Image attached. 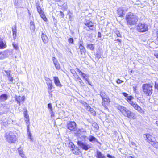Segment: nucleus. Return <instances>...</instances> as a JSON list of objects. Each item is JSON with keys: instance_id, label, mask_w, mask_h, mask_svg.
Here are the masks:
<instances>
[{"instance_id": "1", "label": "nucleus", "mask_w": 158, "mask_h": 158, "mask_svg": "<svg viewBox=\"0 0 158 158\" xmlns=\"http://www.w3.org/2000/svg\"><path fill=\"white\" fill-rule=\"evenodd\" d=\"M115 106L125 117L129 119L135 118V113L128 110L127 107L121 105H117Z\"/></svg>"}, {"instance_id": "2", "label": "nucleus", "mask_w": 158, "mask_h": 158, "mask_svg": "<svg viewBox=\"0 0 158 158\" xmlns=\"http://www.w3.org/2000/svg\"><path fill=\"white\" fill-rule=\"evenodd\" d=\"M125 19L127 24L130 26L136 24L138 20V16L132 12H129L127 14Z\"/></svg>"}, {"instance_id": "3", "label": "nucleus", "mask_w": 158, "mask_h": 158, "mask_svg": "<svg viewBox=\"0 0 158 158\" xmlns=\"http://www.w3.org/2000/svg\"><path fill=\"white\" fill-rule=\"evenodd\" d=\"M142 89L141 94L142 96H150L152 93V87L149 84H143L142 86Z\"/></svg>"}, {"instance_id": "4", "label": "nucleus", "mask_w": 158, "mask_h": 158, "mask_svg": "<svg viewBox=\"0 0 158 158\" xmlns=\"http://www.w3.org/2000/svg\"><path fill=\"white\" fill-rule=\"evenodd\" d=\"M137 31L140 33L146 32L148 30V25L145 23H139L136 27Z\"/></svg>"}, {"instance_id": "5", "label": "nucleus", "mask_w": 158, "mask_h": 158, "mask_svg": "<svg viewBox=\"0 0 158 158\" xmlns=\"http://www.w3.org/2000/svg\"><path fill=\"white\" fill-rule=\"evenodd\" d=\"M78 145L83 149L86 151L88 150L91 148L92 144L89 143H88L86 142L81 141H78L77 142Z\"/></svg>"}, {"instance_id": "6", "label": "nucleus", "mask_w": 158, "mask_h": 158, "mask_svg": "<svg viewBox=\"0 0 158 158\" xmlns=\"http://www.w3.org/2000/svg\"><path fill=\"white\" fill-rule=\"evenodd\" d=\"M6 137V140L9 143H14L17 140L15 134L12 132H10Z\"/></svg>"}, {"instance_id": "7", "label": "nucleus", "mask_w": 158, "mask_h": 158, "mask_svg": "<svg viewBox=\"0 0 158 158\" xmlns=\"http://www.w3.org/2000/svg\"><path fill=\"white\" fill-rule=\"evenodd\" d=\"M12 53L11 51L6 50L0 52V59H3L9 56Z\"/></svg>"}, {"instance_id": "8", "label": "nucleus", "mask_w": 158, "mask_h": 158, "mask_svg": "<svg viewBox=\"0 0 158 158\" xmlns=\"http://www.w3.org/2000/svg\"><path fill=\"white\" fill-rule=\"evenodd\" d=\"M77 124L74 121H69L67 125V127L68 129L71 130H75L76 129Z\"/></svg>"}, {"instance_id": "9", "label": "nucleus", "mask_w": 158, "mask_h": 158, "mask_svg": "<svg viewBox=\"0 0 158 158\" xmlns=\"http://www.w3.org/2000/svg\"><path fill=\"white\" fill-rule=\"evenodd\" d=\"M25 97L24 96H21L17 95L15 96V100L17 102V103L19 106L20 105L21 103H23L25 99Z\"/></svg>"}, {"instance_id": "10", "label": "nucleus", "mask_w": 158, "mask_h": 158, "mask_svg": "<svg viewBox=\"0 0 158 158\" xmlns=\"http://www.w3.org/2000/svg\"><path fill=\"white\" fill-rule=\"evenodd\" d=\"M130 105L132 106L135 110H137L139 112L141 113L143 111L141 107L136 102H133Z\"/></svg>"}, {"instance_id": "11", "label": "nucleus", "mask_w": 158, "mask_h": 158, "mask_svg": "<svg viewBox=\"0 0 158 158\" xmlns=\"http://www.w3.org/2000/svg\"><path fill=\"white\" fill-rule=\"evenodd\" d=\"M87 139L88 140L89 142L92 143L96 142L98 143H100L98 141L97 139L94 136L91 135H89L87 137Z\"/></svg>"}, {"instance_id": "12", "label": "nucleus", "mask_w": 158, "mask_h": 158, "mask_svg": "<svg viewBox=\"0 0 158 158\" xmlns=\"http://www.w3.org/2000/svg\"><path fill=\"white\" fill-rule=\"evenodd\" d=\"M118 15L120 17H123L125 15L124 10L123 8H119L117 10Z\"/></svg>"}, {"instance_id": "13", "label": "nucleus", "mask_w": 158, "mask_h": 158, "mask_svg": "<svg viewBox=\"0 0 158 158\" xmlns=\"http://www.w3.org/2000/svg\"><path fill=\"white\" fill-rule=\"evenodd\" d=\"M84 24L85 25L87 26L90 30H94V23L91 21H88L86 23H85Z\"/></svg>"}, {"instance_id": "14", "label": "nucleus", "mask_w": 158, "mask_h": 158, "mask_svg": "<svg viewBox=\"0 0 158 158\" xmlns=\"http://www.w3.org/2000/svg\"><path fill=\"white\" fill-rule=\"evenodd\" d=\"M53 79L55 85L59 87H61L62 85H61L58 77H54Z\"/></svg>"}, {"instance_id": "15", "label": "nucleus", "mask_w": 158, "mask_h": 158, "mask_svg": "<svg viewBox=\"0 0 158 158\" xmlns=\"http://www.w3.org/2000/svg\"><path fill=\"white\" fill-rule=\"evenodd\" d=\"M146 138L147 140V141L151 144V141H153L155 139L152 135L149 134H146L145 135Z\"/></svg>"}, {"instance_id": "16", "label": "nucleus", "mask_w": 158, "mask_h": 158, "mask_svg": "<svg viewBox=\"0 0 158 158\" xmlns=\"http://www.w3.org/2000/svg\"><path fill=\"white\" fill-rule=\"evenodd\" d=\"M97 158H105V156L102 152L98 150H97L96 152Z\"/></svg>"}, {"instance_id": "17", "label": "nucleus", "mask_w": 158, "mask_h": 158, "mask_svg": "<svg viewBox=\"0 0 158 158\" xmlns=\"http://www.w3.org/2000/svg\"><path fill=\"white\" fill-rule=\"evenodd\" d=\"M72 151L73 154L77 155H79L81 152L80 151V149L77 147H76L75 148L73 149Z\"/></svg>"}, {"instance_id": "18", "label": "nucleus", "mask_w": 158, "mask_h": 158, "mask_svg": "<svg viewBox=\"0 0 158 158\" xmlns=\"http://www.w3.org/2000/svg\"><path fill=\"white\" fill-rule=\"evenodd\" d=\"M7 95L5 94H2L0 96V102L4 101L7 99Z\"/></svg>"}, {"instance_id": "19", "label": "nucleus", "mask_w": 158, "mask_h": 158, "mask_svg": "<svg viewBox=\"0 0 158 158\" xmlns=\"http://www.w3.org/2000/svg\"><path fill=\"white\" fill-rule=\"evenodd\" d=\"M41 38L43 42L44 43H46L48 42V39L47 37L43 33H42Z\"/></svg>"}, {"instance_id": "20", "label": "nucleus", "mask_w": 158, "mask_h": 158, "mask_svg": "<svg viewBox=\"0 0 158 158\" xmlns=\"http://www.w3.org/2000/svg\"><path fill=\"white\" fill-rule=\"evenodd\" d=\"M134 97L131 96L130 95L128 96L125 99L128 102L130 105L132 103L134 102L132 100L134 99Z\"/></svg>"}, {"instance_id": "21", "label": "nucleus", "mask_w": 158, "mask_h": 158, "mask_svg": "<svg viewBox=\"0 0 158 158\" xmlns=\"http://www.w3.org/2000/svg\"><path fill=\"white\" fill-rule=\"evenodd\" d=\"M134 97L131 96L130 95L128 96L125 99L128 102L130 105L132 103L134 102L132 100L134 99Z\"/></svg>"}, {"instance_id": "22", "label": "nucleus", "mask_w": 158, "mask_h": 158, "mask_svg": "<svg viewBox=\"0 0 158 158\" xmlns=\"http://www.w3.org/2000/svg\"><path fill=\"white\" fill-rule=\"evenodd\" d=\"M86 48L87 49H89L91 51H94L95 47L94 44H87Z\"/></svg>"}, {"instance_id": "23", "label": "nucleus", "mask_w": 158, "mask_h": 158, "mask_svg": "<svg viewBox=\"0 0 158 158\" xmlns=\"http://www.w3.org/2000/svg\"><path fill=\"white\" fill-rule=\"evenodd\" d=\"M47 86L48 87V91L49 94H51V93L52 92V89L53 88L52 83L51 84H49L48 85H47Z\"/></svg>"}, {"instance_id": "24", "label": "nucleus", "mask_w": 158, "mask_h": 158, "mask_svg": "<svg viewBox=\"0 0 158 158\" xmlns=\"http://www.w3.org/2000/svg\"><path fill=\"white\" fill-rule=\"evenodd\" d=\"M6 47V43H4L2 40H0V49L4 48Z\"/></svg>"}, {"instance_id": "25", "label": "nucleus", "mask_w": 158, "mask_h": 158, "mask_svg": "<svg viewBox=\"0 0 158 158\" xmlns=\"http://www.w3.org/2000/svg\"><path fill=\"white\" fill-rule=\"evenodd\" d=\"M150 144L156 148H158V142L155 141V140L153 141H151Z\"/></svg>"}, {"instance_id": "26", "label": "nucleus", "mask_w": 158, "mask_h": 158, "mask_svg": "<svg viewBox=\"0 0 158 158\" xmlns=\"http://www.w3.org/2000/svg\"><path fill=\"white\" fill-rule=\"evenodd\" d=\"M101 55L102 54L100 52L97 51L95 55L96 59H97V60H98L101 58Z\"/></svg>"}, {"instance_id": "27", "label": "nucleus", "mask_w": 158, "mask_h": 158, "mask_svg": "<svg viewBox=\"0 0 158 158\" xmlns=\"http://www.w3.org/2000/svg\"><path fill=\"white\" fill-rule=\"evenodd\" d=\"M36 6L37 9V11L39 14H41L43 11L42 10L40 6L39 5V4H36Z\"/></svg>"}, {"instance_id": "28", "label": "nucleus", "mask_w": 158, "mask_h": 158, "mask_svg": "<svg viewBox=\"0 0 158 158\" xmlns=\"http://www.w3.org/2000/svg\"><path fill=\"white\" fill-rule=\"evenodd\" d=\"M81 56V57H85L86 50L85 49L80 50Z\"/></svg>"}, {"instance_id": "29", "label": "nucleus", "mask_w": 158, "mask_h": 158, "mask_svg": "<svg viewBox=\"0 0 158 158\" xmlns=\"http://www.w3.org/2000/svg\"><path fill=\"white\" fill-rule=\"evenodd\" d=\"M100 95L102 99L105 98V97L107 96L105 94V93L103 91H102L100 92Z\"/></svg>"}, {"instance_id": "30", "label": "nucleus", "mask_w": 158, "mask_h": 158, "mask_svg": "<svg viewBox=\"0 0 158 158\" xmlns=\"http://www.w3.org/2000/svg\"><path fill=\"white\" fill-rule=\"evenodd\" d=\"M41 17L43 19V20L45 22H47V18H46L45 15L44 13V12H43L42 13H41V14H39Z\"/></svg>"}, {"instance_id": "31", "label": "nucleus", "mask_w": 158, "mask_h": 158, "mask_svg": "<svg viewBox=\"0 0 158 158\" xmlns=\"http://www.w3.org/2000/svg\"><path fill=\"white\" fill-rule=\"evenodd\" d=\"M12 46L15 50H17L19 49V48L18 46V44L15 42L13 43Z\"/></svg>"}, {"instance_id": "32", "label": "nucleus", "mask_w": 158, "mask_h": 158, "mask_svg": "<svg viewBox=\"0 0 158 158\" xmlns=\"http://www.w3.org/2000/svg\"><path fill=\"white\" fill-rule=\"evenodd\" d=\"M79 131H80L81 132H86V129H85L84 128H82L81 129H80L79 130V131H78L77 132V136H80V135H79V133H78Z\"/></svg>"}, {"instance_id": "33", "label": "nucleus", "mask_w": 158, "mask_h": 158, "mask_svg": "<svg viewBox=\"0 0 158 158\" xmlns=\"http://www.w3.org/2000/svg\"><path fill=\"white\" fill-rule=\"evenodd\" d=\"M27 133L28 136V138L30 139V140L33 141V139L32 138V134L31 133L30 131H27Z\"/></svg>"}, {"instance_id": "34", "label": "nucleus", "mask_w": 158, "mask_h": 158, "mask_svg": "<svg viewBox=\"0 0 158 158\" xmlns=\"http://www.w3.org/2000/svg\"><path fill=\"white\" fill-rule=\"evenodd\" d=\"M102 100L104 102H109V98L107 96L105 97V98L102 99Z\"/></svg>"}, {"instance_id": "35", "label": "nucleus", "mask_w": 158, "mask_h": 158, "mask_svg": "<svg viewBox=\"0 0 158 158\" xmlns=\"http://www.w3.org/2000/svg\"><path fill=\"white\" fill-rule=\"evenodd\" d=\"M114 32L117 35L118 37H119L120 38L122 37L121 35L120 34L119 31L116 30L114 31Z\"/></svg>"}, {"instance_id": "36", "label": "nucleus", "mask_w": 158, "mask_h": 158, "mask_svg": "<svg viewBox=\"0 0 158 158\" xmlns=\"http://www.w3.org/2000/svg\"><path fill=\"white\" fill-rule=\"evenodd\" d=\"M55 67L56 69L59 70L60 69V67L59 65V64L58 62L54 64Z\"/></svg>"}, {"instance_id": "37", "label": "nucleus", "mask_w": 158, "mask_h": 158, "mask_svg": "<svg viewBox=\"0 0 158 158\" xmlns=\"http://www.w3.org/2000/svg\"><path fill=\"white\" fill-rule=\"evenodd\" d=\"M77 80H78V82L80 83L81 85L83 86V84L84 83L82 82V80L81 79V78L79 77H78L77 78Z\"/></svg>"}, {"instance_id": "38", "label": "nucleus", "mask_w": 158, "mask_h": 158, "mask_svg": "<svg viewBox=\"0 0 158 158\" xmlns=\"http://www.w3.org/2000/svg\"><path fill=\"white\" fill-rule=\"evenodd\" d=\"M92 126L94 127L97 130H98L99 128V126L95 122H94L92 124Z\"/></svg>"}, {"instance_id": "39", "label": "nucleus", "mask_w": 158, "mask_h": 158, "mask_svg": "<svg viewBox=\"0 0 158 158\" xmlns=\"http://www.w3.org/2000/svg\"><path fill=\"white\" fill-rule=\"evenodd\" d=\"M13 32V36L14 40H15L16 38V33L17 31H12Z\"/></svg>"}, {"instance_id": "40", "label": "nucleus", "mask_w": 158, "mask_h": 158, "mask_svg": "<svg viewBox=\"0 0 158 158\" xmlns=\"http://www.w3.org/2000/svg\"><path fill=\"white\" fill-rule=\"evenodd\" d=\"M68 42L70 44H73L74 42V40L72 38H70L68 40Z\"/></svg>"}, {"instance_id": "41", "label": "nucleus", "mask_w": 158, "mask_h": 158, "mask_svg": "<svg viewBox=\"0 0 158 158\" xmlns=\"http://www.w3.org/2000/svg\"><path fill=\"white\" fill-rule=\"evenodd\" d=\"M30 29L31 31H33L34 32L35 29V25H30Z\"/></svg>"}, {"instance_id": "42", "label": "nucleus", "mask_w": 158, "mask_h": 158, "mask_svg": "<svg viewBox=\"0 0 158 158\" xmlns=\"http://www.w3.org/2000/svg\"><path fill=\"white\" fill-rule=\"evenodd\" d=\"M24 117L25 118H29L28 114L27 113V110H26L24 112Z\"/></svg>"}, {"instance_id": "43", "label": "nucleus", "mask_w": 158, "mask_h": 158, "mask_svg": "<svg viewBox=\"0 0 158 158\" xmlns=\"http://www.w3.org/2000/svg\"><path fill=\"white\" fill-rule=\"evenodd\" d=\"M4 71L6 73V74H7V77H9L11 75V74H10V72H11V71L10 70H4Z\"/></svg>"}, {"instance_id": "44", "label": "nucleus", "mask_w": 158, "mask_h": 158, "mask_svg": "<svg viewBox=\"0 0 158 158\" xmlns=\"http://www.w3.org/2000/svg\"><path fill=\"white\" fill-rule=\"evenodd\" d=\"M48 108L49 109L50 111H52V106L51 103H48Z\"/></svg>"}, {"instance_id": "45", "label": "nucleus", "mask_w": 158, "mask_h": 158, "mask_svg": "<svg viewBox=\"0 0 158 158\" xmlns=\"http://www.w3.org/2000/svg\"><path fill=\"white\" fill-rule=\"evenodd\" d=\"M52 60L54 64L58 62L57 59L54 57H52Z\"/></svg>"}, {"instance_id": "46", "label": "nucleus", "mask_w": 158, "mask_h": 158, "mask_svg": "<svg viewBox=\"0 0 158 158\" xmlns=\"http://www.w3.org/2000/svg\"><path fill=\"white\" fill-rule=\"evenodd\" d=\"M86 81L87 82V83H88V84L90 85L91 86H92L93 85H92V82L89 80V79L88 78H86Z\"/></svg>"}, {"instance_id": "47", "label": "nucleus", "mask_w": 158, "mask_h": 158, "mask_svg": "<svg viewBox=\"0 0 158 158\" xmlns=\"http://www.w3.org/2000/svg\"><path fill=\"white\" fill-rule=\"evenodd\" d=\"M70 71L71 73L73 75V76H75L76 74V73L75 71L73 69H71Z\"/></svg>"}, {"instance_id": "48", "label": "nucleus", "mask_w": 158, "mask_h": 158, "mask_svg": "<svg viewBox=\"0 0 158 158\" xmlns=\"http://www.w3.org/2000/svg\"><path fill=\"white\" fill-rule=\"evenodd\" d=\"M7 77L9 81H10L11 82L13 81L14 80L13 77H12L11 76H10L9 77Z\"/></svg>"}, {"instance_id": "49", "label": "nucleus", "mask_w": 158, "mask_h": 158, "mask_svg": "<svg viewBox=\"0 0 158 158\" xmlns=\"http://www.w3.org/2000/svg\"><path fill=\"white\" fill-rule=\"evenodd\" d=\"M69 146L71 148H75L76 147L75 146V145L73 144V143L72 142L69 143Z\"/></svg>"}, {"instance_id": "50", "label": "nucleus", "mask_w": 158, "mask_h": 158, "mask_svg": "<svg viewBox=\"0 0 158 158\" xmlns=\"http://www.w3.org/2000/svg\"><path fill=\"white\" fill-rule=\"evenodd\" d=\"M18 152L19 154H20L22 153H23V151L22 150L21 148H18Z\"/></svg>"}, {"instance_id": "51", "label": "nucleus", "mask_w": 158, "mask_h": 158, "mask_svg": "<svg viewBox=\"0 0 158 158\" xmlns=\"http://www.w3.org/2000/svg\"><path fill=\"white\" fill-rule=\"evenodd\" d=\"M78 44L79 46H81L83 45V41L82 40H81L80 39L79 40V41L78 42Z\"/></svg>"}, {"instance_id": "52", "label": "nucleus", "mask_w": 158, "mask_h": 158, "mask_svg": "<svg viewBox=\"0 0 158 158\" xmlns=\"http://www.w3.org/2000/svg\"><path fill=\"white\" fill-rule=\"evenodd\" d=\"M60 16L62 18H64V14L61 11H60Z\"/></svg>"}, {"instance_id": "53", "label": "nucleus", "mask_w": 158, "mask_h": 158, "mask_svg": "<svg viewBox=\"0 0 158 158\" xmlns=\"http://www.w3.org/2000/svg\"><path fill=\"white\" fill-rule=\"evenodd\" d=\"M154 87L156 89L158 90V83L156 82H155Z\"/></svg>"}, {"instance_id": "54", "label": "nucleus", "mask_w": 158, "mask_h": 158, "mask_svg": "<svg viewBox=\"0 0 158 158\" xmlns=\"http://www.w3.org/2000/svg\"><path fill=\"white\" fill-rule=\"evenodd\" d=\"M122 94L126 98L128 96V94L126 93L125 92H123L122 93Z\"/></svg>"}, {"instance_id": "55", "label": "nucleus", "mask_w": 158, "mask_h": 158, "mask_svg": "<svg viewBox=\"0 0 158 158\" xmlns=\"http://www.w3.org/2000/svg\"><path fill=\"white\" fill-rule=\"evenodd\" d=\"M107 157L109 158H115L114 156H112L109 154H107Z\"/></svg>"}, {"instance_id": "56", "label": "nucleus", "mask_w": 158, "mask_h": 158, "mask_svg": "<svg viewBox=\"0 0 158 158\" xmlns=\"http://www.w3.org/2000/svg\"><path fill=\"white\" fill-rule=\"evenodd\" d=\"M116 82L118 84H119L123 82V81L122 80H120V79H118L117 80Z\"/></svg>"}, {"instance_id": "57", "label": "nucleus", "mask_w": 158, "mask_h": 158, "mask_svg": "<svg viewBox=\"0 0 158 158\" xmlns=\"http://www.w3.org/2000/svg\"><path fill=\"white\" fill-rule=\"evenodd\" d=\"M79 48L80 49V50H83V49H85V47L83 46V45H82L81 46H79Z\"/></svg>"}, {"instance_id": "58", "label": "nucleus", "mask_w": 158, "mask_h": 158, "mask_svg": "<svg viewBox=\"0 0 158 158\" xmlns=\"http://www.w3.org/2000/svg\"><path fill=\"white\" fill-rule=\"evenodd\" d=\"M89 110L91 113L95 114V111L93 109L91 108H89Z\"/></svg>"}, {"instance_id": "59", "label": "nucleus", "mask_w": 158, "mask_h": 158, "mask_svg": "<svg viewBox=\"0 0 158 158\" xmlns=\"http://www.w3.org/2000/svg\"><path fill=\"white\" fill-rule=\"evenodd\" d=\"M81 103L83 105L85 106V105H87V103L84 101H81Z\"/></svg>"}, {"instance_id": "60", "label": "nucleus", "mask_w": 158, "mask_h": 158, "mask_svg": "<svg viewBox=\"0 0 158 158\" xmlns=\"http://www.w3.org/2000/svg\"><path fill=\"white\" fill-rule=\"evenodd\" d=\"M19 155H20V156H21V157H22L23 158H27L26 157L25 155L23 153H22Z\"/></svg>"}, {"instance_id": "61", "label": "nucleus", "mask_w": 158, "mask_h": 158, "mask_svg": "<svg viewBox=\"0 0 158 158\" xmlns=\"http://www.w3.org/2000/svg\"><path fill=\"white\" fill-rule=\"evenodd\" d=\"M17 31L16 29V26L15 24V27L14 28H12V31Z\"/></svg>"}, {"instance_id": "62", "label": "nucleus", "mask_w": 158, "mask_h": 158, "mask_svg": "<svg viewBox=\"0 0 158 158\" xmlns=\"http://www.w3.org/2000/svg\"><path fill=\"white\" fill-rule=\"evenodd\" d=\"M102 104L103 106L105 107V108L106 109H108V108H107V107L105 105V103L104 102H102Z\"/></svg>"}, {"instance_id": "63", "label": "nucleus", "mask_w": 158, "mask_h": 158, "mask_svg": "<svg viewBox=\"0 0 158 158\" xmlns=\"http://www.w3.org/2000/svg\"><path fill=\"white\" fill-rule=\"evenodd\" d=\"M156 40L158 42V30L156 31Z\"/></svg>"}, {"instance_id": "64", "label": "nucleus", "mask_w": 158, "mask_h": 158, "mask_svg": "<svg viewBox=\"0 0 158 158\" xmlns=\"http://www.w3.org/2000/svg\"><path fill=\"white\" fill-rule=\"evenodd\" d=\"M86 107V109H89V108H91V107L89 106V105L87 103V105H85V106Z\"/></svg>"}]
</instances>
